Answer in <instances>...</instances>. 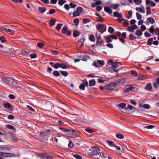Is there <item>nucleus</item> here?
<instances>
[{"mask_svg":"<svg viewBox=\"0 0 159 159\" xmlns=\"http://www.w3.org/2000/svg\"><path fill=\"white\" fill-rule=\"evenodd\" d=\"M134 1L137 5H139L142 2V0H134Z\"/></svg>","mask_w":159,"mask_h":159,"instance_id":"obj_45","label":"nucleus"},{"mask_svg":"<svg viewBox=\"0 0 159 159\" xmlns=\"http://www.w3.org/2000/svg\"><path fill=\"white\" fill-rule=\"evenodd\" d=\"M149 31L152 34H153L154 33L155 31V29L153 26H151L150 28L149 29Z\"/></svg>","mask_w":159,"mask_h":159,"instance_id":"obj_38","label":"nucleus"},{"mask_svg":"<svg viewBox=\"0 0 159 159\" xmlns=\"http://www.w3.org/2000/svg\"><path fill=\"white\" fill-rule=\"evenodd\" d=\"M53 75L54 76H58L60 75V74L59 72L57 70H55L53 72Z\"/></svg>","mask_w":159,"mask_h":159,"instance_id":"obj_37","label":"nucleus"},{"mask_svg":"<svg viewBox=\"0 0 159 159\" xmlns=\"http://www.w3.org/2000/svg\"><path fill=\"white\" fill-rule=\"evenodd\" d=\"M143 107L145 109H149L150 108V106L149 104H146L143 105Z\"/></svg>","mask_w":159,"mask_h":159,"instance_id":"obj_50","label":"nucleus"},{"mask_svg":"<svg viewBox=\"0 0 159 159\" xmlns=\"http://www.w3.org/2000/svg\"><path fill=\"white\" fill-rule=\"evenodd\" d=\"M62 32L63 34H66L68 36L71 35V32L68 30V27L67 26H64L63 28Z\"/></svg>","mask_w":159,"mask_h":159,"instance_id":"obj_10","label":"nucleus"},{"mask_svg":"<svg viewBox=\"0 0 159 159\" xmlns=\"http://www.w3.org/2000/svg\"><path fill=\"white\" fill-rule=\"evenodd\" d=\"M62 26V24H60V23L58 24L57 25V27H56V29L57 30H60V29H61Z\"/></svg>","mask_w":159,"mask_h":159,"instance_id":"obj_41","label":"nucleus"},{"mask_svg":"<svg viewBox=\"0 0 159 159\" xmlns=\"http://www.w3.org/2000/svg\"><path fill=\"white\" fill-rule=\"evenodd\" d=\"M147 20L151 24H153L155 23L154 19L151 17L148 18H147Z\"/></svg>","mask_w":159,"mask_h":159,"instance_id":"obj_24","label":"nucleus"},{"mask_svg":"<svg viewBox=\"0 0 159 159\" xmlns=\"http://www.w3.org/2000/svg\"><path fill=\"white\" fill-rule=\"evenodd\" d=\"M56 20L55 19H52L50 21V25L52 26L54 25L55 23Z\"/></svg>","mask_w":159,"mask_h":159,"instance_id":"obj_47","label":"nucleus"},{"mask_svg":"<svg viewBox=\"0 0 159 159\" xmlns=\"http://www.w3.org/2000/svg\"><path fill=\"white\" fill-rule=\"evenodd\" d=\"M89 39L91 42H94L95 41V37L94 35L93 34H91L90 35V37L89 38Z\"/></svg>","mask_w":159,"mask_h":159,"instance_id":"obj_31","label":"nucleus"},{"mask_svg":"<svg viewBox=\"0 0 159 159\" xmlns=\"http://www.w3.org/2000/svg\"><path fill=\"white\" fill-rule=\"evenodd\" d=\"M37 46L40 48H42L44 46V44L41 43H39L37 44Z\"/></svg>","mask_w":159,"mask_h":159,"instance_id":"obj_40","label":"nucleus"},{"mask_svg":"<svg viewBox=\"0 0 159 159\" xmlns=\"http://www.w3.org/2000/svg\"><path fill=\"white\" fill-rule=\"evenodd\" d=\"M143 34L142 31L140 30H138L135 33V34L137 35L140 36Z\"/></svg>","mask_w":159,"mask_h":159,"instance_id":"obj_25","label":"nucleus"},{"mask_svg":"<svg viewBox=\"0 0 159 159\" xmlns=\"http://www.w3.org/2000/svg\"><path fill=\"white\" fill-rule=\"evenodd\" d=\"M79 88L83 90H84L85 89V86L83 84H82L79 86Z\"/></svg>","mask_w":159,"mask_h":159,"instance_id":"obj_55","label":"nucleus"},{"mask_svg":"<svg viewBox=\"0 0 159 159\" xmlns=\"http://www.w3.org/2000/svg\"><path fill=\"white\" fill-rule=\"evenodd\" d=\"M50 65L52 66L53 67L56 69H57L60 67V63L58 62H57L55 64L54 63L50 62L49 63Z\"/></svg>","mask_w":159,"mask_h":159,"instance_id":"obj_12","label":"nucleus"},{"mask_svg":"<svg viewBox=\"0 0 159 159\" xmlns=\"http://www.w3.org/2000/svg\"><path fill=\"white\" fill-rule=\"evenodd\" d=\"M46 10V8L44 7H40L39 9V11L41 13H44Z\"/></svg>","mask_w":159,"mask_h":159,"instance_id":"obj_23","label":"nucleus"},{"mask_svg":"<svg viewBox=\"0 0 159 159\" xmlns=\"http://www.w3.org/2000/svg\"><path fill=\"white\" fill-rule=\"evenodd\" d=\"M126 105L125 103H121L117 105L118 108L121 111L124 113H127V112L126 110L125 109L126 108Z\"/></svg>","mask_w":159,"mask_h":159,"instance_id":"obj_5","label":"nucleus"},{"mask_svg":"<svg viewBox=\"0 0 159 159\" xmlns=\"http://www.w3.org/2000/svg\"><path fill=\"white\" fill-rule=\"evenodd\" d=\"M108 86H100L99 87L100 89L102 90H108L109 89L107 88Z\"/></svg>","mask_w":159,"mask_h":159,"instance_id":"obj_42","label":"nucleus"},{"mask_svg":"<svg viewBox=\"0 0 159 159\" xmlns=\"http://www.w3.org/2000/svg\"><path fill=\"white\" fill-rule=\"evenodd\" d=\"M118 64H120V63L118 62L113 63V64H112V69H113L117 68L118 67Z\"/></svg>","mask_w":159,"mask_h":159,"instance_id":"obj_19","label":"nucleus"},{"mask_svg":"<svg viewBox=\"0 0 159 159\" xmlns=\"http://www.w3.org/2000/svg\"><path fill=\"white\" fill-rule=\"evenodd\" d=\"M66 2L64 0H60L58 2V4L60 6H62Z\"/></svg>","mask_w":159,"mask_h":159,"instance_id":"obj_35","label":"nucleus"},{"mask_svg":"<svg viewBox=\"0 0 159 159\" xmlns=\"http://www.w3.org/2000/svg\"><path fill=\"white\" fill-rule=\"evenodd\" d=\"M125 87L126 89L124 90V92L126 93H128L134 88L132 85H127L125 86Z\"/></svg>","mask_w":159,"mask_h":159,"instance_id":"obj_11","label":"nucleus"},{"mask_svg":"<svg viewBox=\"0 0 159 159\" xmlns=\"http://www.w3.org/2000/svg\"><path fill=\"white\" fill-rule=\"evenodd\" d=\"M78 12H77V11H75L73 13V16L74 17H76L77 16H79L80 15V14L78 13Z\"/></svg>","mask_w":159,"mask_h":159,"instance_id":"obj_56","label":"nucleus"},{"mask_svg":"<svg viewBox=\"0 0 159 159\" xmlns=\"http://www.w3.org/2000/svg\"><path fill=\"white\" fill-rule=\"evenodd\" d=\"M129 38L131 40H133L136 39V37L133 34H129Z\"/></svg>","mask_w":159,"mask_h":159,"instance_id":"obj_32","label":"nucleus"},{"mask_svg":"<svg viewBox=\"0 0 159 159\" xmlns=\"http://www.w3.org/2000/svg\"><path fill=\"white\" fill-rule=\"evenodd\" d=\"M104 10L106 12L109 14L110 15H111L112 14V10H111L110 8H109L108 7L106 6L104 7Z\"/></svg>","mask_w":159,"mask_h":159,"instance_id":"obj_16","label":"nucleus"},{"mask_svg":"<svg viewBox=\"0 0 159 159\" xmlns=\"http://www.w3.org/2000/svg\"><path fill=\"white\" fill-rule=\"evenodd\" d=\"M3 156L6 157H12L14 156V154L10 153H4Z\"/></svg>","mask_w":159,"mask_h":159,"instance_id":"obj_28","label":"nucleus"},{"mask_svg":"<svg viewBox=\"0 0 159 159\" xmlns=\"http://www.w3.org/2000/svg\"><path fill=\"white\" fill-rule=\"evenodd\" d=\"M96 84V82L94 80H91L89 81V84L90 86H94Z\"/></svg>","mask_w":159,"mask_h":159,"instance_id":"obj_21","label":"nucleus"},{"mask_svg":"<svg viewBox=\"0 0 159 159\" xmlns=\"http://www.w3.org/2000/svg\"><path fill=\"white\" fill-rule=\"evenodd\" d=\"M123 24L124 26L126 27H127L129 25L128 20H124V21L123 22Z\"/></svg>","mask_w":159,"mask_h":159,"instance_id":"obj_33","label":"nucleus"},{"mask_svg":"<svg viewBox=\"0 0 159 159\" xmlns=\"http://www.w3.org/2000/svg\"><path fill=\"white\" fill-rule=\"evenodd\" d=\"M79 19H75L74 20V22L75 23V26H77L79 24Z\"/></svg>","mask_w":159,"mask_h":159,"instance_id":"obj_36","label":"nucleus"},{"mask_svg":"<svg viewBox=\"0 0 159 159\" xmlns=\"http://www.w3.org/2000/svg\"><path fill=\"white\" fill-rule=\"evenodd\" d=\"M144 35L146 37H150L151 36V34L148 32H145Z\"/></svg>","mask_w":159,"mask_h":159,"instance_id":"obj_62","label":"nucleus"},{"mask_svg":"<svg viewBox=\"0 0 159 159\" xmlns=\"http://www.w3.org/2000/svg\"><path fill=\"white\" fill-rule=\"evenodd\" d=\"M110 36V35L104 36V38L106 42L107 43L111 42H112V40Z\"/></svg>","mask_w":159,"mask_h":159,"instance_id":"obj_17","label":"nucleus"},{"mask_svg":"<svg viewBox=\"0 0 159 159\" xmlns=\"http://www.w3.org/2000/svg\"><path fill=\"white\" fill-rule=\"evenodd\" d=\"M38 155L42 159H52L53 158L52 156L45 153L38 154Z\"/></svg>","mask_w":159,"mask_h":159,"instance_id":"obj_4","label":"nucleus"},{"mask_svg":"<svg viewBox=\"0 0 159 159\" xmlns=\"http://www.w3.org/2000/svg\"><path fill=\"white\" fill-rule=\"evenodd\" d=\"M70 6L71 8H75L76 7V5L75 4H74L72 3H70Z\"/></svg>","mask_w":159,"mask_h":159,"instance_id":"obj_64","label":"nucleus"},{"mask_svg":"<svg viewBox=\"0 0 159 159\" xmlns=\"http://www.w3.org/2000/svg\"><path fill=\"white\" fill-rule=\"evenodd\" d=\"M107 143L110 146L113 147L115 145L114 144V143L111 141L108 140Z\"/></svg>","mask_w":159,"mask_h":159,"instance_id":"obj_53","label":"nucleus"},{"mask_svg":"<svg viewBox=\"0 0 159 159\" xmlns=\"http://www.w3.org/2000/svg\"><path fill=\"white\" fill-rule=\"evenodd\" d=\"M95 1V3L96 4V5H100L102 3V2L100 0L96 1Z\"/></svg>","mask_w":159,"mask_h":159,"instance_id":"obj_63","label":"nucleus"},{"mask_svg":"<svg viewBox=\"0 0 159 159\" xmlns=\"http://www.w3.org/2000/svg\"><path fill=\"white\" fill-rule=\"evenodd\" d=\"M4 107L7 109H10L11 108V104L8 102H4L3 103Z\"/></svg>","mask_w":159,"mask_h":159,"instance_id":"obj_20","label":"nucleus"},{"mask_svg":"<svg viewBox=\"0 0 159 159\" xmlns=\"http://www.w3.org/2000/svg\"><path fill=\"white\" fill-rule=\"evenodd\" d=\"M6 134V132L4 130L0 128V135H4Z\"/></svg>","mask_w":159,"mask_h":159,"instance_id":"obj_48","label":"nucleus"},{"mask_svg":"<svg viewBox=\"0 0 159 159\" xmlns=\"http://www.w3.org/2000/svg\"><path fill=\"white\" fill-rule=\"evenodd\" d=\"M120 5L118 4H112L111 5V7L114 9H116L118 8Z\"/></svg>","mask_w":159,"mask_h":159,"instance_id":"obj_18","label":"nucleus"},{"mask_svg":"<svg viewBox=\"0 0 159 159\" xmlns=\"http://www.w3.org/2000/svg\"><path fill=\"white\" fill-rule=\"evenodd\" d=\"M83 83L82 84H83L84 86H88V81L86 80H84L83 81Z\"/></svg>","mask_w":159,"mask_h":159,"instance_id":"obj_60","label":"nucleus"},{"mask_svg":"<svg viewBox=\"0 0 159 159\" xmlns=\"http://www.w3.org/2000/svg\"><path fill=\"white\" fill-rule=\"evenodd\" d=\"M60 66H60V67H61V68H62L63 69H66L67 68V66L66 65H64L63 64H61L60 63Z\"/></svg>","mask_w":159,"mask_h":159,"instance_id":"obj_59","label":"nucleus"},{"mask_svg":"<svg viewBox=\"0 0 159 159\" xmlns=\"http://www.w3.org/2000/svg\"><path fill=\"white\" fill-rule=\"evenodd\" d=\"M108 32L110 33H112L114 31V29L111 27H109L108 29Z\"/></svg>","mask_w":159,"mask_h":159,"instance_id":"obj_43","label":"nucleus"},{"mask_svg":"<svg viewBox=\"0 0 159 159\" xmlns=\"http://www.w3.org/2000/svg\"><path fill=\"white\" fill-rule=\"evenodd\" d=\"M145 89L148 91H150L152 89V84L151 83H148L147 84L145 87Z\"/></svg>","mask_w":159,"mask_h":159,"instance_id":"obj_15","label":"nucleus"},{"mask_svg":"<svg viewBox=\"0 0 159 159\" xmlns=\"http://www.w3.org/2000/svg\"><path fill=\"white\" fill-rule=\"evenodd\" d=\"M7 127L9 129H11L13 130H15V128L14 127L10 125H7Z\"/></svg>","mask_w":159,"mask_h":159,"instance_id":"obj_34","label":"nucleus"},{"mask_svg":"<svg viewBox=\"0 0 159 159\" xmlns=\"http://www.w3.org/2000/svg\"><path fill=\"white\" fill-rule=\"evenodd\" d=\"M74 157L77 159H82V157L78 155L77 154H74Z\"/></svg>","mask_w":159,"mask_h":159,"instance_id":"obj_54","label":"nucleus"},{"mask_svg":"<svg viewBox=\"0 0 159 159\" xmlns=\"http://www.w3.org/2000/svg\"><path fill=\"white\" fill-rule=\"evenodd\" d=\"M37 57V55L36 54H32L30 55V57L31 58H35Z\"/></svg>","mask_w":159,"mask_h":159,"instance_id":"obj_58","label":"nucleus"},{"mask_svg":"<svg viewBox=\"0 0 159 159\" xmlns=\"http://www.w3.org/2000/svg\"><path fill=\"white\" fill-rule=\"evenodd\" d=\"M96 27L97 29L102 30L100 31V32L102 33H103L106 30V26L105 25H102L98 23L96 25Z\"/></svg>","mask_w":159,"mask_h":159,"instance_id":"obj_6","label":"nucleus"},{"mask_svg":"<svg viewBox=\"0 0 159 159\" xmlns=\"http://www.w3.org/2000/svg\"><path fill=\"white\" fill-rule=\"evenodd\" d=\"M95 37L97 40V45H102V43L103 42V40L102 39L101 34H100L99 35H98L97 33H96Z\"/></svg>","mask_w":159,"mask_h":159,"instance_id":"obj_3","label":"nucleus"},{"mask_svg":"<svg viewBox=\"0 0 159 159\" xmlns=\"http://www.w3.org/2000/svg\"><path fill=\"white\" fill-rule=\"evenodd\" d=\"M90 21V20L88 19H84L83 20V22L84 23L86 24Z\"/></svg>","mask_w":159,"mask_h":159,"instance_id":"obj_51","label":"nucleus"},{"mask_svg":"<svg viewBox=\"0 0 159 159\" xmlns=\"http://www.w3.org/2000/svg\"><path fill=\"white\" fill-rule=\"evenodd\" d=\"M80 34V33L77 30H75L73 32V36L74 37H77Z\"/></svg>","mask_w":159,"mask_h":159,"instance_id":"obj_26","label":"nucleus"},{"mask_svg":"<svg viewBox=\"0 0 159 159\" xmlns=\"http://www.w3.org/2000/svg\"><path fill=\"white\" fill-rule=\"evenodd\" d=\"M2 80L6 84L13 87L17 86V83L15 80L9 77L2 78Z\"/></svg>","mask_w":159,"mask_h":159,"instance_id":"obj_1","label":"nucleus"},{"mask_svg":"<svg viewBox=\"0 0 159 159\" xmlns=\"http://www.w3.org/2000/svg\"><path fill=\"white\" fill-rule=\"evenodd\" d=\"M61 74L64 76H67L68 75V74L67 71H60Z\"/></svg>","mask_w":159,"mask_h":159,"instance_id":"obj_30","label":"nucleus"},{"mask_svg":"<svg viewBox=\"0 0 159 159\" xmlns=\"http://www.w3.org/2000/svg\"><path fill=\"white\" fill-rule=\"evenodd\" d=\"M101 151V149L99 148L94 146L92 147L91 149L89 150L88 153L90 156H94L96 158Z\"/></svg>","mask_w":159,"mask_h":159,"instance_id":"obj_2","label":"nucleus"},{"mask_svg":"<svg viewBox=\"0 0 159 159\" xmlns=\"http://www.w3.org/2000/svg\"><path fill=\"white\" fill-rule=\"evenodd\" d=\"M113 15L115 17L118 18L117 20L118 21L121 22L123 20V18L121 16V15L118 12L115 11L114 12Z\"/></svg>","mask_w":159,"mask_h":159,"instance_id":"obj_9","label":"nucleus"},{"mask_svg":"<svg viewBox=\"0 0 159 159\" xmlns=\"http://www.w3.org/2000/svg\"><path fill=\"white\" fill-rule=\"evenodd\" d=\"M137 18L138 20H141L142 18V15L138 12L136 13Z\"/></svg>","mask_w":159,"mask_h":159,"instance_id":"obj_44","label":"nucleus"},{"mask_svg":"<svg viewBox=\"0 0 159 159\" xmlns=\"http://www.w3.org/2000/svg\"><path fill=\"white\" fill-rule=\"evenodd\" d=\"M136 10L141 13H144L145 12V8L143 6H141L140 7H136Z\"/></svg>","mask_w":159,"mask_h":159,"instance_id":"obj_14","label":"nucleus"},{"mask_svg":"<svg viewBox=\"0 0 159 159\" xmlns=\"http://www.w3.org/2000/svg\"><path fill=\"white\" fill-rule=\"evenodd\" d=\"M0 40L2 43H4L6 41V39L3 36H2L0 37Z\"/></svg>","mask_w":159,"mask_h":159,"instance_id":"obj_49","label":"nucleus"},{"mask_svg":"<svg viewBox=\"0 0 159 159\" xmlns=\"http://www.w3.org/2000/svg\"><path fill=\"white\" fill-rule=\"evenodd\" d=\"M83 11V8L82 7H79L77 8L76 11L78 13L80 14L82 13Z\"/></svg>","mask_w":159,"mask_h":159,"instance_id":"obj_39","label":"nucleus"},{"mask_svg":"<svg viewBox=\"0 0 159 159\" xmlns=\"http://www.w3.org/2000/svg\"><path fill=\"white\" fill-rule=\"evenodd\" d=\"M154 126L153 125H149L147 126H145L144 127V128L146 129H151L154 128Z\"/></svg>","mask_w":159,"mask_h":159,"instance_id":"obj_52","label":"nucleus"},{"mask_svg":"<svg viewBox=\"0 0 159 159\" xmlns=\"http://www.w3.org/2000/svg\"><path fill=\"white\" fill-rule=\"evenodd\" d=\"M116 136L118 138L122 139L124 138V135L121 134L117 133L116 135Z\"/></svg>","mask_w":159,"mask_h":159,"instance_id":"obj_22","label":"nucleus"},{"mask_svg":"<svg viewBox=\"0 0 159 159\" xmlns=\"http://www.w3.org/2000/svg\"><path fill=\"white\" fill-rule=\"evenodd\" d=\"M107 157V154H106L104 152L101 151L97 157H96V158L98 159H106Z\"/></svg>","mask_w":159,"mask_h":159,"instance_id":"obj_7","label":"nucleus"},{"mask_svg":"<svg viewBox=\"0 0 159 159\" xmlns=\"http://www.w3.org/2000/svg\"><path fill=\"white\" fill-rule=\"evenodd\" d=\"M51 52L53 55H57L58 54V52L57 51L51 50Z\"/></svg>","mask_w":159,"mask_h":159,"instance_id":"obj_61","label":"nucleus"},{"mask_svg":"<svg viewBox=\"0 0 159 159\" xmlns=\"http://www.w3.org/2000/svg\"><path fill=\"white\" fill-rule=\"evenodd\" d=\"M125 109L127 111V113H130L134 112L135 111L136 108L131 105H129Z\"/></svg>","mask_w":159,"mask_h":159,"instance_id":"obj_8","label":"nucleus"},{"mask_svg":"<svg viewBox=\"0 0 159 159\" xmlns=\"http://www.w3.org/2000/svg\"><path fill=\"white\" fill-rule=\"evenodd\" d=\"M85 40V39L82 38L77 43V45L80 47L81 48L84 45V42Z\"/></svg>","mask_w":159,"mask_h":159,"instance_id":"obj_13","label":"nucleus"},{"mask_svg":"<svg viewBox=\"0 0 159 159\" xmlns=\"http://www.w3.org/2000/svg\"><path fill=\"white\" fill-rule=\"evenodd\" d=\"M127 31H129V32H134V29L132 27H128V28L127 29Z\"/></svg>","mask_w":159,"mask_h":159,"instance_id":"obj_46","label":"nucleus"},{"mask_svg":"<svg viewBox=\"0 0 159 159\" xmlns=\"http://www.w3.org/2000/svg\"><path fill=\"white\" fill-rule=\"evenodd\" d=\"M146 11H147V13H146L147 15L151 14L150 7L149 6L147 7Z\"/></svg>","mask_w":159,"mask_h":159,"instance_id":"obj_29","label":"nucleus"},{"mask_svg":"<svg viewBox=\"0 0 159 159\" xmlns=\"http://www.w3.org/2000/svg\"><path fill=\"white\" fill-rule=\"evenodd\" d=\"M153 39L152 38H150L148 39V41L147 45H151L153 43Z\"/></svg>","mask_w":159,"mask_h":159,"instance_id":"obj_27","label":"nucleus"},{"mask_svg":"<svg viewBox=\"0 0 159 159\" xmlns=\"http://www.w3.org/2000/svg\"><path fill=\"white\" fill-rule=\"evenodd\" d=\"M56 12V11L54 9H52L50 10L49 12L48 13L49 14H52L55 13Z\"/></svg>","mask_w":159,"mask_h":159,"instance_id":"obj_57","label":"nucleus"}]
</instances>
